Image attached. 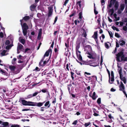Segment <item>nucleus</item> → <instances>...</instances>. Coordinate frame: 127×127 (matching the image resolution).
I'll return each instance as SVG.
<instances>
[{
    "mask_svg": "<svg viewBox=\"0 0 127 127\" xmlns=\"http://www.w3.org/2000/svg\"><path fill=\"white\" fill-rule=\"evenodd\" d=\"M45 103L44 105V106L45 107L47 108H49L50 107V101H45Z\"/></svg>",
    "mask_w": 127,
    "mask_h": 127,
    "instance_id": "12",
    "label": "nucleus"
},
{
    "mask_svg": "<svg viewBox=\"0 0 127 127\" xmlns=\"http://www.w3.org/2000/svg\"><path fill=\"white\" fill-rule=\"evenodd\" d=\"M58 19V17H56L55 18V20L54 21V23H53V24H55L56 23Z\"/></svg>",
    "mask_w": 127,
    "mask_h": 127,
    "instance_id": "59",
    "label": "nucleus"
},
{
    "mask_svg": "<svg viewBox=\"0 0 127 127\" xmlns=\"http://www.w3.org/2000/svg\"><path fill=\"white\" fill-rule=\"evenodd\" d=\"M22 121L23 122H25L26 121L29 122V119H22Z\"/></svg>",
    "mask_w": 127,
    "mask_h": 127,
    "instance_id": "60",
    "label": "nucleus"
},
{
    "mask_svg": "<svg viewBox=\"0 0 127 127\" xmlns=\"http://www.w3.org/2000/svg\"><path fill=\"white\" fill-rule=\"evenodd\" d=\"M114 120L110 119L109 118H108L106 120L108 122L110 123H111L113 121V120Z\"/></svg>",
    "mask_w": 127,
    "mask_h": 127,
    "instance_id": "36",
    "label": "nucleus"
},
{
    "mask_svg": "<svg viewBox=\"0 0 127 127\" xmlns=\"http://www.w3.org/2000/svg\"><path fill=\"white\" fill-rule=\"evenodd\" d=\"M92 78L94 79V81H95L97 80V77L96 76H94L92 77Z\"/></svg>",
    "mask_w": 127,
    "mask_h": 127,
    "instance_id": "51",
    "label": "nucleus"
},
{
    "mask_svg": "<svg viewBox=\"0 0 127 127\" xmlns=\"http://www.w3.org/2000/svg\"><path fill=\"white\" fill-rule=\"evenodd\" d=\"M16 58H14L12 60V64H16L15 61L16 60Z\"/></svg>",
    "mask_w": 127,
    "mask_h": 127,
    "instance_id": "38",
    "label": "nucleus"
},
{
    "mask_svg": "<svg viewBox=\"0 0 127 127\" xmlns=\"http://www.w3.org/2000/svg\"><path fill=\"white\" fill-rule=\"evenodd\" d=\"M22 57L21 55H19L18 57H17V58L19 59H22Z\"/></svg>",
    "mask_w": 127,
    "mask_h": 127,
    "instance_id": "55",
    "label": "nucleus"
},
{
    "mask_svg": "<svg viewBox=\"0 0 127 127\" xmlns=\"http://www.w3.org/2000/svg\"><path fill=\"white\" fill-rule=\"evenodd\" d=\"M52 52V50L49 49V50L47 51L46 53H45L44 55V57L43 58L44 59L45 56L48 57V56L50 52Z\"/></svg>",
    "mask_w": 127,
    "mask_h": 127,
    "instance_id": "10",
    "label": "nucleus"
},
{
    "mask_svg": "<svg viewBox=\"0 0 127 127\" xmlns=\"http://www.w3.org/2000/svg\"><path fill=\"white\" fill-rule=\"evenodd\" d=\"M99 63H93L90 65L91 66H93L94 67H95L97 66Z\"/></svg>",
    "mask_w": 127,
    "mask_h": 127,
    "instance_id": "23",
    "label": "nucleus"
},
{
    "mask_svg": "<svg viewBox=\"0 0 127 127\" xmlns=\"http://www.w3.org/2000/svg\"><path fill=\"white\" fill-rule=\"evenodd\" d=\"M101 2L102 5L103 6L105 4V1L104 0H101Z\"/></svg>",
    "mask_w": 127,
    "mask_h": 127,
    "instance_id": "49",
    "label": "nucleus"
},
{
    "mask_svg": "<svg viewBox=\"0 0 127 127\" xmlns=\"http://www.w3.org/2000/svg\"><path fill=\"white\" fill-rule=\"evenodd\" d=\"M82 13L81 12L79 14V18L80 19H81L82 17Z\"/></svg>",
    "mask_w": 127,
    "mask_h": 127,
    "instance_id": "37",
    "label": "nucleus"
},
{
    "mask_svg": "<svg viewBox=\"0 0 127 127\" xmlns=\"http://www.w3.org/2000/svg\"><path fill=\"white\" fill-rule=\"evenodd\" d=\"M91 124L90 122L88 123H86L84 125L85 127H87Z\"/></svg>",
    "mask_w": 127,
    "mask_h": 127,
    "instance_id": "43",
    "label": "nucleus"
},
{
    "mask_svg": "<svg viewBox=\"0 0 127 127\" xmlns=\"http://www.w3.org/2000/svg\"><path fill=\"white\" fill-rule=\"evenodd\" d=\"M0 124L1 127H7L9 124L7 122H3L0 120Z\"/></svg>",
    "mask_w": 127,
    "mask_h": 127,
    "instance_id": "6",
    "label": "nucleus"
},
{
    "mask_svg": "<svg viewBox=\"0 0 127 127\" xmlns=\"http://www.w3.org/2000/svg\"><path fill=\"white\" fill-rule=\"evenodd\" d=\"M97 31L95 32H94V34L93 36L92 37L95 39H97Z\"/></svg>",
    "mask_w": 127,
    "mask_h": 127,
    "instance_id": "21",
    "label": "nucleus"
},
{
    "mask_svg": "<svg viewBox=\"0 0 127 127\" xmlns=\"http://www.w3.org/2000/svg\"><path fill=\"white\" fill-rule=\"evenodd\" d=\"M22 20H20V21L21 22V25L22 30H27L29 29L28 26L26 23H24L23 25L22 24Z\"/></svg>",
    "mask_w": 127,
    "mask_h": 127,
    "instance_id": "5",
    "label": "nucleus"
},
{
    "mask_svg": "<svg viewBox=\"0 0 127 127\" xmlns=\"http://www.w3.org/2000/svg\"><path fill=\"white\" fill-rule=\"evenodd\" d=\"M109 82L110 84H112L114 80V78L113 77H110V73H109Z\"/></svg>",
    "mask_w": 127,
    "mask_h": 127,
    "instance_id": "13",
    "label": "nucleus"
},
{
    "mask_svg": "<svg viewBox=\"0 0 127 127\" xmlns=\"http://www.w3.org/2000/svg\"><path fill=\"white\" fill-rule=\"evenodd\" d=\"M111 77L114 78V73L113 71H112L111 72Z\"/></svg>",
    "mask_w": 127,
    "mask_h": 127,
    "instance_id": "58",
    "label": "nucleus"
},
{
    "mask_svg": "<svg viewBox=\"0 0 127 127\" xmlns=\"http://www.w3.org/2000/svg\"><path fill=\"white\" fill-rule=\"evenodd\" d=\"M40 92L41 91H40L39 92H35V93H34L32 94L33 97L35 96H36L38 93Z\"/></svg>",
    "mask_w": 127,
    "mask_h": 127,
    "instance_id": "42",
    "label": "nucleus"
},
{
    "mask_svg": "<svg viewBox=\"0 0 127 127\" xmlns=\"http://www.w3.org/2000/svg\"><path fill=\"white\" fill-rule=\"evenodd\" d=\"M9 68L12 71H13L14 70L16 69V67L15 66L12 65L10 66Z\"/></svg>",
    "mask_w": 127,
    "mask_h": 127,
    "instance_id": "22",
    "label": "nucleus"
},
{
    "mask_svg": "<svg viewBox=\"0 0 127 127\" xmlns=\"http://www.w3.org/2000/svg\"><path fill=\"white\" fill-rule=\"evenodd\" d=\"M116 0H111L110 3L108 5L109 8H111L112 5L114 4L116 2Z\"/></svg>",
    "mask_w": 127,
    "mask_h": 127,
    "instance_id": "14",
    "label": "nucleus"
},
{
    "mask_svg": "<svg viewBox=\"0 0 127 127\" xmlns=\"http://www.w3.org/2000/svg\"><path fill=\"white\" fill-rule=\"evenodd\" d=\"M80 47V43H77L76 44V54L77 56V57L78 59L80 60H81L82 59V56L80 54L81 53L80 51L78 50V49Z\"/></svg>",
    "mask_w": 127,
    "mask_h": 127,
    "instance_id": "1",
    "label": "nucleus"
},
{
    "mask_svg": "<svg viewBox=\"0 0 127 127\" xmlns=\"http://www.w3.org/2000/svg\"><path fill=\"white\" fill-rule=\"evenodd\" d=\"M42 29H40L39 30V32L37 36V39L40 40L41 38V35L42 34Z\"/></svg>",
    "mask_w": 127,
    "mask_h": 127,
    "instance_id": "11",
    "label": "nucleus"
},
{
    "mask_svg": "<svg viewBox=\"0 0 127 127\" xmlns=\"http://www.w3.org/2000/svg\"><path fill=\"white\" fill-rule=\"evenodd\" d=\"M109 43L108 42L105 43V46L107 48H109Z\"/></svg>",
    "mask_w": 127,
    "mask_h": 127,
    "instance_id": "41",
    "label": "nucleus"
},
{
    "mask_svg": "<svg viewBox=\"0 0 127 127\" xmlns=\"http://www.w3.org/2000/svg\"><path fill=\"white\" fill-rule=\"evenodd\" d=\"M109 11V12L111 13V15H112L114 13V10L112 8L110 9Z\"/></svg>",
    "mask_w": 127,
    "mask_h": 127,
    "instance_id": "34",
    "label": "nucleus"
},
{
    "mask_svg": "<svg viewBox=\"0 0 127 127\" xmlns=\"http://www.w3.org/2000/svg\"><path fill=\"white\" fill-rule=\"evenodd\" d=\"M120 45L121 46H123L125 44V41L123 40H120Z\"/></svg>",
    "mask_w": 127,
    "mask_h": 127,
    "instance_id": "24",
    "label": "nucleus"
},
{
    "mask_svg": "<svg viewBox=\"0 0 127 127\" xmlns=\"http://www.w3.org/2000/svg\"><path fill=\"white\" fill-rule=\"evenodd\" d=\"M117 60L118 62H120L121 61L124 60L125 57L123 53L122 52H120L116 55Z\"/></svg>",
    "mask_w": 127,
    "mask_h": 127,
    "instance_id": "2",
    "label": "nucleus"
},
{
    "mask_svg": "<svg viewBox=\"0 0 127 127\" xmlns=\"http://www.w3.org/2000/svg\"><path fill=\"white\" fill-rule=\"evenodd\" d=\"M81 1H79L78 2H77V4L78 6H79L80 7V8H81Z\"/></svg>",
    "mask_w": 127,
    "mask_h": 127,
    "instance_id": "33",
    "label": "nucleus"
},
{
    "mask_svg": "<svg viewBox=\"0 0 127 127\" xmlns=\"http://www.w3.org/2000/svg\"><path fill=\"white\" fill-rule=\"evenodd\" d=\"M93 115L95 116H97L99 115V114H97L96 113H95V112H94V113L93 114Z\"/></svg>",
    "mask_w": 127,
    "mask_h": 127,
    "instance_id": "61",
    "label": "nucleus"
},
{
    "mask_svg": "<svg viewBox=\"0 0 127 127\" xmlns=\"http://www.w3.org/2000/svg\"><path fill=\"white\" fill-rule=\"evenodd\" d=\"M22 49L23 50V45L19 43H18L17 47V50H21Z\"/></svg>",
    "mask_w": 127,
    "mask_h": 127,
    "instance_id": "9",
    "label": "nucleus"
},
{
    "mask_svg": "<svg viewBox=\"0 0 127 127\" xmlns=\"http://www.w3.org/2000/svg\"><path fill=\"white\" fill-rule=\"evenodd\" d=\"M123 29L124 31H126L127 30V27L126 26H124L123 27Z\"/></svg>",
    "mask_w": 127,
    "mask_h": 127,
    "instance_id": "52",
    "label": "nucleus"
},
{
    "mask_svg": "<svg viewBox=\"0 0 127 127\" xmlns=\"http://www.w3.org/2000/svg\"><path fill=\"white\" fill-rule=\"evenodd\" d=\"M108 117H109V118L110 119H112L113 120H114V118L112 116V115L111 114H109L108 115Z\"/></svg>",
    "mask_w": 127,
    "mask_h": 127,
    "instance_id": "39",
    "label": "nucleus"
},
{
    "mask_svg": "<svg viewBox=\"0 0 127 127\" xmlns=\"http://www.w3.org/2000/svg\"><path fill=\"white\" fill-rule=\"evenodd\" d=\"M119 73L120 75V78L123 81L125 79H126V78L125 77H123L122 76V75L121 73V72H120V71H119Z\"/></svg>",
    "mask_w": 127,
    "mask_h": 127,
    "instance_id": "20",
    "label": "nucleus"
},
{
    "mask_svg": "<svg viewBox=\"0 0 127 127\" xmlns=\"http://www.w3.org/2000/svg\"><path fill=\"white\" fill-rule=\"evenodd\" d=\"M6 51L5 50H4L1 53V54L2 56H4L6 55L7 54H6Z\"/></svg>",
    "mask_w": 127,
    "mask_h": 127,
    "instance_id": "26",
    "label": "nucleus"
},
{
    "mask_svg": "<svg viewBox=\"0 0 127 127\" xmlns=\"http://www.w3.org/2000/svg\"><path fill=\"white\" fill-rule=\"evenodd\" d=\"M9 43H10V41L8 40H7L5 42V44L6 45H7L9 44Z\"/></svg>",
    "mask_w": 127,
    "mask_h": 127,
    "instance_id": "50",
    "label": "nucleus"
},
{
    "mask_svg": "<svg viewBox=\"0 0 127 127\" xmlns=\"http://www.w3.org/2000/svg\"><path fill=\"white\" fill-rule=\"evenodd\" d=\"M30 18L29 16H25L23 18L22 20H24L26 21L28 20Z\"/></svg>",
    "mask_w": 127,
    "mask_h": 127,
    "instance_id": "28",
    "label": "nucleus"
},
{
    "mask_svg": "<svg viewBox=\"0 0 127 127\" xmlns=\"http://www.w3.org/2000/svg\"><path fill=\"white\" fill-rule=\"evenodd\" d=\"M82 36L83 37H85V38H86V36H87V34H86V32L85 31H84L82 34Z\"/></svg>",
    "mask_w": 127,
    "mask_h": 127,
    "instance_id": "35",
    "label": "nucleus"
},
{
    "mask_svg": "<svg viewBox=\"0 0 127 127\" xmlns=\"http://www.w3.org/2000/svg\"><path fill=\"white\" fill-rule=\"evenodd\" d=\"M23 98L20 99V100L21 101L22 104L25 106H31L32 105V102L27 101L25 100L22 99Z\"/></svg>",
    "mask_w": 127,
    "mask_h": 127,
    "instance_id": "3",
    "label": "nucleus"
},
{
    "mask_svg": "<svg viewBox=\"0 0 127 127\" xmlns=\"http://www.w3.org/2000/svg\"><path fill=\"white\" fill-rule=\"evenodd\" d=\"M40 91H41L43 93L46 92L48 95H49V92L47 91V89H43L42 90Z\"/></svg>",
    "mask_w": 127,
    "mask_h": 127,
    "instance_id": "19",
    "label": "nucleus"
},
{
    "mask_svg": "<svg viewBox=\"0 0 127 127\" xmlns=\"http://www.w3.org/2000/svg\"><path fill=\"white\" fill-rule=\"evenodd\" d=\"M44 60V59L43 58L41 60L40 62H39V65L41 67L43 66V62Z\"/></svg>",
    "mask_w": 127,
    "mask_h": 127,
    "instance_id": "25",
    "label": "nucleus"
},
{
    "mask_svg": "<svg viewBox=\"0 0 127 127\" xmlns=\"http://www.w3.org/2000/svg\"><path fill=\"white\" fill-rule=\"evenodd\" d=\"M41 16V14L40 13H38L37 14V17H38V18H39Z\"/></svg>",
    "mask_w": 127,
    "mask_h": 127,
    "instance_id": "64",
    "label": "nucleus"
},
{
    "mask_svg": "<svg viewBox=\"0 0 127 127\" xmlns=\"http://www.w3.org/2000/svg\"><path fill=\"white\" fill-rule=\"evenodd\" d=\"M45 101L42 102H39L37 103L32 102V106H36L39 107H41L43 105V104L45 103Z\"/></svg>",
    "mask_w": 127,
    "mask_h": 127,
    "instance_id": "4",
    "label": "nucleus"
},
{
    "mask_svg": "<svg viewBox=\"0 0 127 127\" xmlns=\"http://www.w3.org/2000/svg\"><path fill=\"white\" fill-rule=\"evenodd\" d=\"M3 37V33L2 32L0 33V37L2 38Z\"/></svg>",
    "mask_w": 127,
    "mask_h": 127,
    "instance_id": "56",
    "label": "nucleus"
},
{
    "mask_svg": "<svg viewBox=\"0 0 127 127\" xmlns=\"http://www.w3.org/2000/svg\"><path fill=\"white\" fill-rule=\"evenodd\" d=\"M71 86L72 85L71 84H70L69 85H68L67 88L69 92H70V88L71 87Z\"/></svg>",
    "mask_w": 127,
    "mask_h": 127,
    "instance_id": "48",
    "label": "nucleus"
},
{
    "mask_svg": "<svg viewBox=\"0 0 127 127\" xmlns=\"http://www.w3.org/2000/svg\"><path fill=\"white\" fill-rule=\"evenodd\" d=\"M13 46V44H10L8 45L6 47V49L7 50L9 49Z\"/></svg>",
    "mask_w": 127,
    "mask_h": 127,
    "instance_id": "32",
    "label": "nucleus"
},
{
    "mask_svg": "<svg viewBox=\"0 0 127 127\" xmlns=\"http://www.w3.org/2000/svg\"><path fill=\"white\" fill-rule=\"evenodd\" d=\"M19 41L23 45H24L26 43L25 40L24 39L20 38H19Z\"/></svg>",
    "mask_w": 127,
    "mask_h": 127,
    "instance_id": "18",
    "label": "nucleus"
},
{
    "mask_svg": "<svg viewBox=\"0 0 127 127\" xmlns=\"http://www.w3.org/2000/svg\"><path fill=\"white\" fill-rule=\"evenodd\" d=\"M33 97V96L32 94L29 95L27 96V98H25V99H27L28 98H30L32 97Z\"/></svg>",
    "mask_w": 127,
    "mask_h": 127,
    "instance_id": "40",
    "label": "nucleus"
},
{
    "mask_svg": "<svg viewBox=\"0 0 127 127\" xmlns=\"http://www.w3.org/2000/svg\"><path fill=\"white\" fill-rule=\"evenodd\" d=\"M125 8V5L124 4H121L120 5V10L122 11Z\"/></svg>",
    "mask_w": 127,
    "mask_h": 127,
    "instance_id": "29",
    "label": "nucleus"
},
{
    "mask_svg": "<svg viewBox=\"0 0 127 127\" xmlns=\"http://www.w3.org/2000/svg\"><path fill=\"white\" fill-rule=\"evenodd\" d=\"M78 122V121L77 120H75L72 123V124L74 125H76L77 124Z\"/></svg>",
    "mask_w": 127,
    "mask_h": 127,
    "instance_id": "46",
    "label": "nucleus"
},
{
    "mask_svg": "<svg viewBox=\"0 0 127 127\" xmlns=\"http://www.w3.org/2000/svg\"><path fill=\"white\" fill-rule=\"evenodd\" d=\"M119 45L117 41L116 42V48H118L119 47Z\"/></svg>",
    "mask_w": 127,
    "mask_h": 127,
    "instance_id": "57",
    "label": "nucleus"
},
{
    "mask_svg": "<svg viewBox=\"0 0 127 127\" xmlns=\"http://www.w3.org/2000/svg\"><path fill=\"white\" fill-rule=\"evenodd\" d=\"M121 84L120 85V90L123 91L124 89V87L123 83L121 82Z\"/></svg>",
    "mask_w": 127,
    "mask_h": 127,
    "instance_id": "17",
    "label": "nucleus"
},
{
    "mask_svg": "<svg viewBox=\"0 0 127 127\" xmlns=\"http://www.w3.org/2000/svg\"><path fill=\"white\" fill-rule=\"evenodd\" d=\"M36 5L34 4H32L30 7V10L32 11H34L36 7Z\"/></svg>",
    "mask_w": 127,
    "mask_h": 127,
    "instance_id": "15",
    "label": "nucleus"
},
{
    "mask_svg": "<svg viewBox=\"0 0 127 127\" xmlns=\"http://www.w3.org/2000/svg\"><path fill=\"white\" fill-rule=\"evenodd\" d=\"M48 17L51 16L52 14L53 8L51 7H48Z\"/></svg>",
    "mask_w": 127,
    "mask_h": 127,
    "instance_id": "7",
    "label": "nucleus"
},
{
    "mask_svg": "<svg viewBox=\"0 0 127 127\" xmlns=\"http://www.w3.org/2000/svg\"><path fill=\"white\" fill-rule=\"evenodd\" d=\"M118 6H119L118 3V2H116L115 3V5H114V6L115 8V9L116 10L118 8Z\"/></svg>",
    "mask_w": 127,
    "mask_h": 127,
    "instance_id": "30",
    "label": "nucleus"
},
{
    "mask_svg": "<svg viewBox=\"0 0 127 127\" xmlns=\"http://www.w3.org/2000/svg\"><path fill=\"white\" fill-rule=\"evenodd\" d=\"M89 96L91 97L93 99V100H95L96 98V97H97L96 95V94L95 93V92H94L93 93V94L92 95V94L91 93H90L89 94Z\"/></svg>",
    "mask_w": 127,
    "mask_h": 127,
    "instance_id": "8",
    "label": "nucleus"
},
{
    "mask_svg": "<svg viewBox=\"0 0 127 127\" xmlns=\"http://www.w3.org/2000/svg\"><path fill=\"white\" fill-rule=\"evenodd\" d=\"M11 127H21L20 126L18 125H12L11 126Z\"/></svg>",
    "mask_w": 127,
    "mask_h": 127,
    "instance_id": "47",
    "label": "nucleus"
},
{
    "mask_svg": "<svg viewBox=\"0 0 127 127\" xmlns=\"http://www.w3.org/2000/svg\"><path fill=\"white\" fill-rule=\"evenodd\" d=\"M94 12L95 15H97L98 13V12L96 10V8L95 7L94 8Z\"/></svg>",
    "mask_w": 127,
    "mask_h": 127,
    "instance_id": "53",
    "label": "nucleus"
},
{
    "mask_svg": "<svg viewBox=\"0 0 127 127\" xmlns=\"http://www.w3.org/2000/svg\"><path fill=\"white\" fill-rule=\"evenodd\" d=\"M23 30V33L24 35V36H26V37L27 38V30Z\"/></svg>",
    "mask_w": 127,
    "mask_h": 127,
    "instance_id": "27",
    "label": "nucleus"
},
{
    "mask_svg": "<svg viewBox=\"0 0 127 127\" xmlns=\"http://www.w3.org/2000/svg\"><path fill=\"white\" fill-rule=\"evenodd\" d=\"M46 108L44 106H43L40 108V111L42 112L44 110V109Z\"/></svg>",
    "mask_w": 127,
    "mask_h": 127,
    "instance_id": "45",
    "label": "nucleus"
},
{
    "mask_svg": "<svg viewBox=\"0 0 127 127\" xmlns=\"http://www.w3.org/2000/svg\"><path fill=\"white\" fill-rule=\"evenodd\" d=\"M82 59L81 60H80L79 59H78L79 61L81 62V63H82V64H85V65H89V63L87 61H85L83 60L82 57Z\"/></svg>",
    "mask_w": 127,
    "mask_h": 127,
    "instance_id": "16",
    "label": "nucleus"
},
{
    "mask_svg": "<svg viewBox=\"0 0 127 127\" xmlns=\"http://www.w3.org/2000/svg\"><path fill=\"white\" fill-rule=\"evenodd\" d=\"M49 58L48 59H46V60L44 61V62L43 61V66H44V65L46 64L47 63H48V62L49 61Z\"/></svg>",
    "mask_w": 127,
    "mask_h": 127,
    "instance_id": "31",
    "label": "nucleus"
},
{
    "mask_svg": "<svg viewBox=\"0 0 127 127\" xmlns=\"http://www.w3.org/2000/svg\"><path fill=\"white\" fill-rule=\"evenodd\" d=\"M59 32L58 31H56L54 32V35H56V34L57 33H59Z\"/></svg>",
    "mask_w": 127,
    "mask_h": 127,
    "instance_id": "63",
    "label": "nucleus"
},
{
    "mask_svg": "<svg viewBox=\"0 0 127 127\" xmlns=\"http://www.w3.org/2000/svg\"><path fill=\"white\" fill-rule=\"evenodd\" d=\"M115 36L119 38L120 37V36L119 35V34L118 33H115Z\"/></svg>",
    "mask_w": 127,
    "mask_h": 127,
    "instance_id": "54",
    "label": "nucleus"
},
{
    "mask_svg": "<svg viewBox=\"0 0 127 127\" xmlns=\"http://www.w3.org/2000/svg\"><path fill=\"white\" fill-rule=\"evenodd\" d=\"M97 103L99 105L101 103V98H99L97 100Z\"/></svg>",
    "mask_w": 127,
    "mask_h": 127,
    "instance_id": "44",
    "label": "nucleus"
},
{
    "mask_svg": "<svg viewBox=\"0 0 127 127\" xmlns=\"http://www.w3.org/2000/svg\"><path fill=\"white\" fill-rule=\"evenodd\" d=\"M69 0H66L65 1L64 5H66V4L68 2Z\"/></svg>",
    "mask_w": 127,
    "mask_h": 127,
    "instance_id": "62",
    "label": "nucleus"
}]
</instances>
